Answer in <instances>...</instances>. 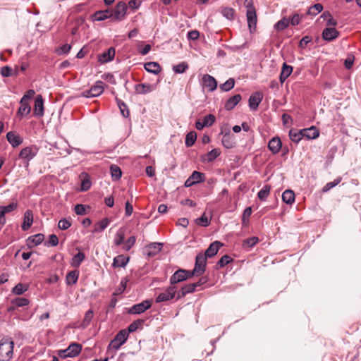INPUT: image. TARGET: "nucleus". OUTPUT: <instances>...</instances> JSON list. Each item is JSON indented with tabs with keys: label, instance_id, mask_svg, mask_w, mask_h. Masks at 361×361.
<instances>
[{
	"label": "nucleus",
	"instance_id": "1",
	"mask_svg": "<svg viewBox=\"0 0 361 361\" xmlns=\"http://www.w3.org/2000/svg\"><path fill=\"white\" fill-rule=\"evenodd\" d=\"M14 343L11 338H3L0 341V361H9L13 355Z\"/></svg>",
	"mask_w": 361,
	"mask_h": 361
},
{
	"label": "nucleus",
	"instance_id": "2",
	"mask_svg": "<svg viewBox=\"0 0 361 361\" xmlns=\"http://www.w3.org/2000/svg\"><path fill=\"white\" fill-rule=\"evenodd\" d=\"M128 337V331L126 329L121 330L115 336V338L110 342L107 353H109L112 350H117L121 346L126 343Z\"/></svg>",
	"mask_w": 361,
	"mask_h": 361
},
{
	"label": "nucleus",
	"instance_id": "3",
	"mask_svg": "<svg viewBox=\"0 0 361 361\" xmlns=\"http://www.w3.org/2000/svg\"><path fill=\"white\" fill-rule=\"evenodd\" d=\"M82 350V345L79 343H73L66 349L58 351V355L63 359L67 357H75Z\"/></svg>",
	"mask_w": 361,
	"mask_h": 361
},
{
	"label": "nucleus",
	"instance_id": "4",
	"mask_svg": "<svg viewBox=\"0 0 361 361\" xmlns=\"http://www.w3.org/2000/svg\"><path fill=\"white\" fill-rule=\"evenodd\" d=\"M207 259V256L199 253L196 256L195 267L192 271H190L191 274L196 276L203 274L205 271Z\"/></svg>",
	"mask_w": 361,
	"mask_h": 361
},
{
	"label": "nucleus",
	"instance_id": "5",
	"mask_svg": "<svg viewBox=\"0 0 361 361\" xmlns=\"http://www.w3.org/2000/svg\"><path fill=\"white\" fill-rule=\"evenodd\" d=\"M193 275L191 274V271L185 269H178L170 278V283L171 285L176 284L188 279H190Z\"/></svg>",
	"mask_w": 361,
	"mask_h": 361
},
{
	"label": "nucleus",
	"instance_id": "6",
	"mask_svg": "<svg viewBox=\"0 0 361 361\" xmlns=\"http://www.w3.org/2000/svg\"><path fill=\"white\" fill-rule=\"evenodd\" d=\"M176 295V288L171 286L166 288L162 293H160L156 298L155 301L157 303L166 302L173 299Z\"/></svg>",
	"mask_w": 361,
	"mask_h": 361
},
{
	"label": "nucleus",
	"instance_id": "7",
	"mask_svg": "<svg viewBox=\"0 0 361 361\" xmlns=\"http://www.w3.org/2000/svg\"><path fill=\"white\" fill-rule=\"evenodd\" d=\"M104 83L101 80H98L88 91L84 92L83 94L86 97H98L104 92Z\"/></svg>",
	"mask_w": 361,
	"mask_h": 361
},
{
	"label": "nucleus",
	"instance_id": "8",
	"mask_svg": "<svg viewBox=\"0 0 361 361\" xmlns=\"http://www.w3.org/2000/svg\"><path fill=\"white\" fill-rule=\"evenodd\" d=\"M152 307V301L145 300L140 303L133 305L128 312L132 314H141Z\"/></svg>",
	"mask_w": 361,
	"mask_h": 361
},
{
	"label": "nucleus",
	"instance_id": "9",
	"mask_svg": "<svg viewBox=\"0 0 361 361\" xmlns=\"http://www.w3.org/2000/svg\"><path fill=\"white\" fill-rule=\"evenodd\" d=\"M200 84L203 88H207L209 92H213L217 87L216 79L209 74H204L202 76Z\"/></svg>",
	"mask_w": 361,
	"mask_h": 361
},
{
	"label": "nucleus",
	"instance_id": "10",
	"mask_svg": "<svg viewBox=\"0 0 361 361\" xmlns=\"http://www.w3.org/2000/svg\"><path fill=\"white\" fill-rule=\"evenodd\" d=\"M38 149L35 146L26 147L21 149L19 153V157L27 162L32 159L37 154Z\"/></svg>",
	"mask_w": 361,
	"mask_h": 361
},
{
	"label": "nucleus",
	"instance_id": "11",
	"mask_svg": "<svg viewBox=\"0 0 361 361\" xmlns=\"http://www.w3.org/2000/svg\"><path fill=\"white\" fill-rule=\"evenodd\" d=\"M127 6L123 1L117 4L113 11V17L115 20L121 21L125 18L126 15Z\"/></svg>",
	"mask_w": 361,
	"mask_h": 361
},
{
	"label": "nucleus",
	"instance_id": "12",
	"mask_svg": "<svg viewBox=\"0 0 361 361\" xmlns=\"http://www.w3.org/2000/svg\"><path fill=\"white\" fill-rule=\"evenodd\" d=\"M162 247V243H152L144 248V252L148 257H154L161 250Z\"/></svg>",
	"mask_w": 361,
	"mask_h": 361
},
{
	"label": "nucleus",
	"instance_id": "13",
	"mask_svg": "<svg viewBox=\"0 0 361 361\" xmlns=\"http://www.w3.org/2000/svg\"><path fill=\"white\" fill-rule=\"evenodd\" d=\"M26 97H23L20 101V107L17 111V116L23 118L27 116L31 111V106L27 101H25Z\"/></svg>",
	"mask_w": 361,
	"mask_h": 361
},
{
	"label": "nucleus",
	"instance_id": "14",
	"mask_svg": "<svg viewBox=\"0 0 361 361\" xmlns=\"http://www.w3.org/2000/svg\"><path fill=\"white\" fill-rule=\"evenodd\" d=\"M263 99V94L260 92H255L251 96H250L249 106L250 109L257 110L259 104L261 103Z\"/></svg>",
	"mask_w": 361,
	"mask_h": 361
},
{
	"label": "nucleus",
	"instance_id": "15",
	"mask_svg": "<svg viewBox=\"0 0 361 361\" xmlns=\"http://www.w3.org/2000/svg\"><path fill=\"white\" fill-rule=\"evenodd\" d=\"M156 85L140 83L135 86V91L137 94H145L156 90Z\"/></svg>",
	"mask_w": 361,
	"mask_h": 361
},
{
	"label": "nucleus",
	"instance_id": "16",
	"mask_svg": "<svg viewBox=\"0 0 361 361\" xmlns=\"http://www.w3.org/2000/svg\"><path fill=\"white\" fill-rule=\"evenodd\" d=\"M34 114L37 117L44 115V101L41 95H37L35 99Z\"/></svg>",
	"mask_w": 361,
	"mask_h": 361
},
{
	"label": "nucleus",
	"instance_id": "17",
	"mask_svg": "<svg viewBox=\"0 0 361 361\" xmlns=\"http://www.w3.org/2000/svg\"><path fill=\"white\" fill-rule=\"evenodd\" d=\"M282 147V142L279 137H274L268 143V148L273 154L279 152Z\"/></svg>",
	"mask_w": 361,
	"mask_h": 361
},
{
	"label": "nucleus",
	"instance_id": "18",
	"mask_svg": "<svg viewBox=\"0 0 361 361\" xmlns=\"http://www.w3.org/2000/svg\"><path fill=\"white\" fill-rule=\"evenodd\" d=\"M223 246V244L219 241H214L210 244L209 247L206 250L204 255L207 257H212L216 255L220 249Z\"/></svg>",
	"mask_w": 361,
	"mask_h": 361
},
{
	"label": "nucleus",
	"instance_id": "19",
	"mask_svg": "<svg viewBox=\"0 0 361 361\" xmlns=\"http://www.w3.org/2000/svg\"><path fill=\"white\" fill-rule=\"evenodd\" d=\"M116 51L114 47H110L106 51H104L99 56V61L102 63L112 61L115 56Z\"/></svg>",
	"mask_w": 361,
	"mask_h": 361
},
{
	"label": "nucleus",
	"instance_id": "20",
	"mask_svg": "<svg viewBox=\"0 0 361 361\" xmlns=\"http://www.w3.org/2000/svg\"><path fill=\"white\" fill-rule=\"evenodd\" d=\"M257 17L256 10L252 4L250 3V32L256 31Z\"/></svg>",
	"mask_w": 361,
	"mask_h": 361
},
{
	"label": "nucleus",
	"instance_id": "21",
	"mask_svg": "<svg viewBox=\"0 0 361 361\" xmlns=\"http://www.w3.org/2000/svg\"><path fill=\"white\" fill-rule=\"evenodd\" d=\"M6 138L8 142L13 147H16L23 142V139L15 132L10 131L6 134Z\"/></svg>",
	"mask_w": 361,
	"mask_h": 361
},
{
	"label": "nucleus",
	"instance_id": "22",
	"mask_svg": "<svg viewBox=\"0 0 361 361\" xmlns=\"http://www.w3.org/2000/svg\"><path fill=\"white\" fill-rule=\"evenodd\" d=\"M221 142L226 148H233L235 145L234 135H231L230 131L226 132L222 137Z\"/></svg>",
	"mask_w": 361,
	"mask_h": 361
},
{
	"label": "nucleus",
	"instance_id": "23",
	"mask_svg": "<svg viewBox=\"0 0 361 361\" xmlns=\"http://www.w3.org/2000/svg\"><path fill=\"white\" fill-rule=\"evenodd\" d=\"M33 223V214L30 209L25 211L23 217V223L22 224V229L23 231L28 230Z\"/></svg>",
	"mask_w": 361,
	"mask_h": 361
},
{
	"label": "nucleus",
	"instance_id": "24",
	"mask_svg": "<svg viewBox=\"0 0 361 361\" xmlns=\"http://www.w3.org/2000/svg\"><path fill=\"white\" fill-rule=\"evenodd\" d=\"M339 32L334 27L325 28L322 32V37L324 40L331 41L336 39Z\"/></svg>",
	"mask_w": 361,
	"mask_h": 361
},
{
	"label": "nucleus",
	"instance_id": "25",
	"mask_svg": "<svg viewBox=\"0 0 361 361\" xmlns=\"http://www.w3.org/2000/svg\"><path fill=\"white\" fill-rule=\"evenodd\" d=\"M112 16L113 11L108 9L104 11H98L95 12L92 16L94 20L97 21H102Z\"/></svg>",
	"mask_w": 361,
	"mask_h": 361
},
{
	"label": "nucleus",
	"instance_id": "26",
	"mask_svg": "<svg viewBox=\"0 0 361 361\" xmlns=\"http://www.w3.org/2000/svg\"><path fill=\"white\" fill-rule=\"evenodd\" d=\"M80 179L81 180V191H87L92 185L89 174L85 172L81 173Z\"/></svg>",
	"mask_w": 361,
	"mask_h": 361
},
{
	"label": "nucleus",
	"instance_id": "27",
	"mask_svg": "<svg viewBox=\"0 0 361 361\" xmlns=\"http://www.w3.org/2000/svg\"><path fill=\"white\" fill-rule=\"evenodd\" d=\"M303 137H306L307 139H315L319 137V132L317 128L314 126H312L309 128L303 129Z\"/></svg>",
	"mask_w": 361,
	"mask_h": 361
},
{
	"label": "nucleus",
	"instance_id": "28",
	"mask_svg": "<svg viewBox=\"0 0 361 361\" xmlns=\"http://www.w3.org/2000/svg\"><path fill=\"white\" fill-rule=\"evenodd\" d=\"M293 72V67L290 65H287L286 63L283 64L282 70L280 74L279 80L281 83H283L285 80Z\"/></svg>",
	"mask_w": 361,
	"mask_h": 361
},
{
	"label": "nucleus",
	"instance_id": "29",
	"mask_svg": "<svg viewBox=\"0 0 361 361\" xmlns=\"http://www.w3.org/2000/svg\"><path fill=\"white\" fill-rule=\"evenodd\" d=\"M129 261V257L120 255L114 257L112 266L114 267H125Z\"/></svg>",
	"mask_w": 361,
	"mask_h": 361
},
{
	"label": "nucleus",
	"instance_id": "30",
	"mask_svg": "<svg viewBox=\"0 0 361 361\" xmlns=\"http://www.w3.org/2000/svg\"><path fill=\"white\" fill-rule=\"evenodd\" d=\"M144 67L147 72L154 74H158L161 71L160 65L157 62H147L145 63Z\"/></svg>",
	"mask_w": 361,
	"mask_h": 361
},
{
	"label": "nucleus",
	"instance_id": "31",
	"mask_svg": "<svg viewBox=\"0 0 361 361\" xmlns=\"http://www.w3.org/2000/svg\"><path fill=\"white\" fill-rule=\"evenodd\" d=\"M241 96L240 94H235L230 97L225 103V108L226 110L233 109L240 101Z\"/></svg>",
	"mask_w": 361,
	"mask_h": 361
},
{
	"label": "nucleus",
	"instance_id": "32",
	"mask_svg": "<svg viewBox=\"0 0 361 361\" xmlns=\"http://www.w3.org/2000/svg\"><path fill=\"white\" fill-rule=\"evenodd\" d=\"M303 129L302 130H297V129H291L289 131V137L290 139L295 142H299L302 138H303Z\"/></svg>",
	"mask_w": 361,
	"mask_h": 361
},
{
	"label": "nucleus",
	"instance_id": "33",
	"mask_svg": "<svg viewBox=\"0 0 361 361\" xmlns=\"http://www.w3.org/2000/svg\"><path fill=\"white\" fill-rule=\"evenodd\" d=\"M110 221L108 218H104L100 221H98L94 224V233H99L103 231L109 224Z\"/></svg>",
	"mask_w": 361,
	"mask_h": 361
},
{
	"label": "nucleus",
	"instance_id": "34",
	"mask_svg": "<svg viewBox=\"0 0 361 361\" xmlns=\"http://www.w3.org/2000/svg\"><path fill=\"white\" fill-rule=\"evenodd\" d=\"M282 200L285 203L292 204L295 202L294 192L290 190H285L282 194Z\"/></svg>",
	"mask_w": 361,
	"mask_h": 361
},
{
	"label": "nucleus",
	"instance_id": "35",
	"mask_svg": "<svg viewBox=\"0 0 361 361\" xmlns=\"http://www.w3.org/2000/svg\"><path fill=\"white\" fill-rule=\"evenodd\" d=\"M19 69L18 67L13 71L11 68L8 66H4L1 68V75L3 77H9L11 75H17L18 74Z\"/></svg>",
	"mask_w": 361,
	"mask_h": 361
},
{
	"label": "nucleus",
	"instance_id": "36",
	"mask_svg": "<svg viewBox=\"0 0 361 361\" xmlns=\"http://www.w3.org/2000/svg\"><path fill=\"white\" fill-rule=\"evenodd\" d=\"M85 255L83 252H79L75 255L71 260V266L73 267H79L82 262L85 259Z\"/></svg>",
	"mask_w": 361,
	"mask_h": 361
},
{
	"label": "nucleus",
	"instance_id": "37",
	"mask_svg": "<svg viewBox=\"0 0 361 361\" xmlns=\"http://www.w3.org/2000/svg\"><path fill=\"white\" fill-rule=\"evenodd\" d=\"M28 289L29 286L27 284L19 283L13 288L12 293L15 295H21Z\"/></svg>",
	"mask_w": 361,
	"mask_h": 361
},
{
	"label": "nucleus",
	"instance_id": "38",
	"mask_svg": "<svg viewBox=\"0 0 361 361\" xmlns=\"http://www.w3.org/2000/svg\"><path fill=\"white\" fill-rule=\"evenodd\" d=\"M93 317L94 312L92 310H89L88 311H87L85 314L84 319L81 323V326L82 328H86L87 326H88L91 321L92 320Z\"/></svg>",
	"mask_w": 361,
	"mask_h": 361
},
{
	"label": "nucleus",
	"instance_id": "39",
	"mask_svg": "<svg viewBox=\"0 0 361 361\" xmlns=\"http://www.w3.org/2000/svg\"><path fill=\"white\" fill-rule=\"evenodd\" d=\"M144 323L143 319H137L132 322L128 327L127 331L128 334L129 333L135 332L137 329L142 327V324Z\"/></svg>",
	"mask_w": 361,
	"mask_h": 361
},
{
	"label": "nucleus",
	"instance_id": "40",
	"mask_svg": "<svg viewBox=\"0 0 361 361\" xmlns=\"http://www.w3.org/2000/svg\"><path fill=\"white\" fill-rule=\"evenodd\" d=\"M125 232L123 229L120 228L115 235L114 244L116 246L122 245L124 242Z\"/></svg>",
	"mask_w": 361,
	"mask_h": 361
},
{
	"label": "nucleus",
	"instance_id": "41",
	"mask_svg": "<svg viewBox=\"0 0 361 361\" xmlns=\"http://www.w3.org/2000/svg\"><path fill=\"white\" fill-rule=\"evenodd\" d=\"M197 139V134L195 131L189 132L185 137V145L187 147L192 146Z\"/></svg>",
	"mask_w": 361,
	"mask_h": 361
},
{
	"label": "nucleus",
	"instance_id": "42",
	"mask_svg": "<svg viewBox=\"0 0 361 361\" xmlns=\"http://www.w3.org/2000/svg\"><path fill=\"white\" fill-rule=\"evenodd\" d=\"M290 21L286 18H282L274 25V29L277 31L285 30L289 25Z\"/></svg>",
	"mask_w": 361,
	"mask_h": 361
},
{
	"label": "nucleus",
	"instance_id": "43",
	"mask_svg": "<svg viewBox=\"0 0 361 361\" xmlns=\"http://www.w3.org/2000/svg\"><path fill=\"white\" fill-rule=\"evenodd\" d=\"M270 192V186L268 185H264L258 192L257 197L260 200H265L269 196Z\"/></svg>",
	"mask_w": 361,
	"mask_h": 361
},
{
	"label": "nucleus",
	"instance_id": "44",
	"mask_svg": "<svg viewBox=\"0 0 361 361\" xmlns=\"http://www.w3.org/2000/svg\"><path fill=\"white\" fill-rule=\"evenodd\" d=\"M79 274L77 271H71L66 276V282L68 284H75L78 279Z\"/></svg>",
	"mask_w": 361,
	"mask_h": 361
},
{
	"label": "nucleus",
	"instance_id": "45",
	"mask_svg": "<svg viewBox=\"0 0 361 361\" xmlns=\"http://www.w3.org/2000/svg\"><path fill=\"white\" fill-rule=\"evenodd\" d=\"M219 154H220L219 151L217 149H214L211 150L210 152H209L206 154L205 158L204 159V161H208V162L212 161L217 157H219Z\"/></svg>",
	"mask_w": 361,
	"mask_h": 361
},
{
	"label": "nucleus",
	"instance_id": "46",
	"mask_svg": "<svg viewBox=\"0 0 361 361\" xmlns=\"http://www.w3.org/2000/svg\"><path fill=\"white\" fill-rule=\"evenodd\" d=\"M111 177L115 180H118L122 175L121 169L116 165H112L110 167Z\"/></svg>",
	"mask_w": 361,
	"mask_h": 361
},
{
	"label": "nucleus",
	"instance_id": "47",
	"mask_svg": "<svg viewBox=\"0 0 361 361\" xmlns=\"http://www.w3.org/2000/svg\"><path fill=\"white\" fill-rule=\"evenodd\" d=\"M342 178L341 177H338L337 178H336L334 181L332 182H329V183H327L322 188V192H328L329 190H330L331 188H333L334 187L336 186L337 185H338L341 181Z\"/></svg>",
	"mask_w": 361,
	"mask_h": 361
},
{
	"label": "nucleus",
	"instance_id": "48",
	"mask_svg": "<svg viewBox=\"0 0 361 361\" xmlns=\"http://www.w3.org/2000/svg\"><path fill=\"white\" fill-rule=\"evenodd\" d=\"M117 104L119 107V109H120L122 115L125 118L128 117L130 115V112H129L127 105L123 101H121L120 99H117Z\"/></svg>",
	"mask_w": 361,
	"mask_h": 361
},
{
	"label": "nucleus",
	"instance_id": "49",
	"mask_svg": "<svg viewBox=\"0 0 361 361\" xmlns=\"http://www.w3.org/2000/svg\"><path fill=\"white\" fill-rule=\"evenodd\" d=\"M235 85V80L233 78H229L224 83L220 85V88L221 90L227 92L231 90Z\"/></svg>",
	"mask_w": 361,
	"mask_h": 361
},
{
	"label": "nucleus",
	"instance_id": "50",
	"mask_svg": "<svg viewBox=\"0 0 361 361\" xmlns=\"http://www.w3.org/2000/svg\"><path fill=\"white\" fill-rule=\"evenodd\" d=\"M323 10V6L321 4H316L314 6H311L308 11L307 14L312 15V16H316L320 12H322Z\"/></svg>",
	"mask_w": 361,
	"mask_h": 361
},
{
	"label": "nucleus",
	"instance_id": "51",
	"mask_svg": "<svg viewBox=\"0 0 361 361\" xmlns=\"http://www.w3.org/2000/svg\"><path fill=\"white\" fill-rule=\"evenodd\" d=\"M44 235L42 233H38L34 235L29 237L28 240L31 241L35 245H38L42 243L44 240Z\"/></svg>",
	"mask_w": 361,
	"mask_h": 361
},
{
	"label": "nucleus",
	"instance_id": "52",
	"mask_svg": "<svg viewBox=\"0 0 361 361\" xmlns=\"http://www.w3.org/2000/svg\"><path fill=\"white\" fill-rule=\"evenodd\" d=\"M188 68V66L185 62L180 63L173 67V71L176 73H183Z\"/></svg>",
	"mask_w": 361,
	"mask_h": 361
},
{
	"label": "nucleus",
	"instance_id": "53",
	"mask_svg": "<svg viewBox=\"0 0 361 361\" xmlns=\"http://www.w3.org/2000/svg\"><path fill=\"white\" fill-rule=\"evenodd\" d=\"M135 240L136 239L135 236H130L123 242V249L125 251H128L134 245Z\"/></svg>",
	"mask_w": 361,
	"mask_h": 361
},
{
	"label": "nucleus",
	"instance_id": "54",
	"mask_svg": "<svg viewBox=\"0 0 361 361\" xmlns=\"http://www.w3.org/2000/svg\"><path fill=\"white\" fill-rule=\"evenodd\" d=\"M128 280L126 278L121 279L119 286L116 289L114 293V295H118L121 294L126 288Z\"/></svg>",
	"mask_w": 361,
	"mask_h": 361
},
{
	"label": "nucleus",
	"instance_id": "55",
	"mask_svg": "<svg viewBox=\"0 0 361 361\" xmlns=\"http://www.w3.org/2000/svg\"><path fill=\"white\" fill-rule=\"evenodd\" d=\"M29 300L25 298H18L13 300V303L16 307H25L29 305Z\"/></svg>",
	"mask_w": 361,
	"mask_h": 361
},
{
	"label": "nucleus",
	"instance_id": "56",
	"mask_svg": "<svg viewBox=\"0 0 361 361\" xmlns=\"http://www.w3.org/2000/svg\"><path fill=\"white\" fill-rule=\"evenodd\" d=\"M71 226V221L67 219H61L58 224V227L61 230H66Z\"/></svg>",
	"mask_w": 361,
	"mask_h": 361
},
{
	"label": "nucleus",
	"instance_id": "57",
	"mask_svg": "<svg viewBox=\"0 0 361 361\" xmlns=\"http://www.w3.org/2000/svg\"><path fill=\"white\" fill-rule=\"evenodd\" d=\"M234 13V9L231 8H224L221 11L222 15L228 20L233 19Z\"/></svg>",
	"mask_w": 361,
	"mask_h": 361
},
{
	"label": "nucleus",
	"instance_id": "58",
	"mask_svg": "<svg viewBox=\"0 0 361 361\" xmlns=\"http://www.w3.org/2000/svg\"><path fill=\"white\" fill-rule=\"evenodd\" d=\"M196 224L197 225H200V226H207L209 225L210 224V220L209 219V218L207 216H205V214H204L203 215H202L200 218H197L196 219Z\"/></svg>",
	"mask_w": 361,
	"mask_h": 361
},
{
	"label": "nucleus",
	"instance_id": "59",
	"mask_svg": "<svg viewBox=\"0 0 361 361\" xmlns=\"http://www.w3.org/2000/svg\"><path fill=\"white\" fill-rule=\"evenodd\" d=\"M215 121V116L212 114H208L205 116L202 120V122L205 127L211 126Z\"/></svg>",
	"mask_w": 361,
	"mask_h": 361
},
{
	"label": "nucleus",
	"instance_id": "60",
	"mask_svg": "<svg viewBox=\"0 0 361 361\" xmlns=\"http://www.w3.org/2000/svg\"><path fill=\"white\" fill-rule=\"evenodd\" d=\"M204 176L203 173L198 171H193L190 178L192 181H194L195 184L198 183L202 181V177Z\"/></svg>",
	"mask_w": 361,
	"mask_h": 361
},
{
	"label": "nucleus",
	"instance_id": "61",
	"mask_svg": "<svg viewBox=\"0 0 361 361\" xmlns=\"http://www.w3.org/2000/svg\"><path fill=\"white\" fill-rule=\"evenodd\" d=\"M74 212L77 215H84L86 214L85 206L81 204H78L74 207Z\"/></svg>",
	"mask_w": 361,
	"mask_h": 361
},
{
	"label": "nucleus",
	"instance_id": "62",
	"mask_svg": "<svg viewBox=\"0 0 361 361\" xmlns=\"http://www.w3.org/2000/svg\"><path fill=\"white\" fill-rule=\"evenodd\" d=\"M231 260V258L228 255H224L217 262V265L219 267H224L227 265Z\"/></svg>",
	"mask_w": 361,
	"mask_h": 361
},
{
	"label": "nucleus",
	"instance_id": "63",
	"mask_svg": "<svg viewBox=\"0 0 361 361\" xmlns=\"http://www.w3.org/2000/svg\"><path fill=\"white\" fill-rule=\"evenodd\" d=\"M182 288L184 289L185 293H186V294H188V293H193L197 290V285H195L194 283H192L187 284V285L183 286Z\"/></svg>",
	"mask_w": 361,
	"mask_h": 361
},
{
	"label": "nucleus",
	"instance_id": "64",
	"mask_svg": "<svg viewBox=\"0 0 361 361\" xmlns=\"http://www.w3.org/2000/svg\"><path fill=\"white\" fill-rule=\"evenodd\" d=\"M59 243L58 237L55 234H51L49 235V241L46 243L47 245L50 246H56Z\"/></svg>",
	"mask_w": 361,
	"mask_h": 361
}]
</instances>
